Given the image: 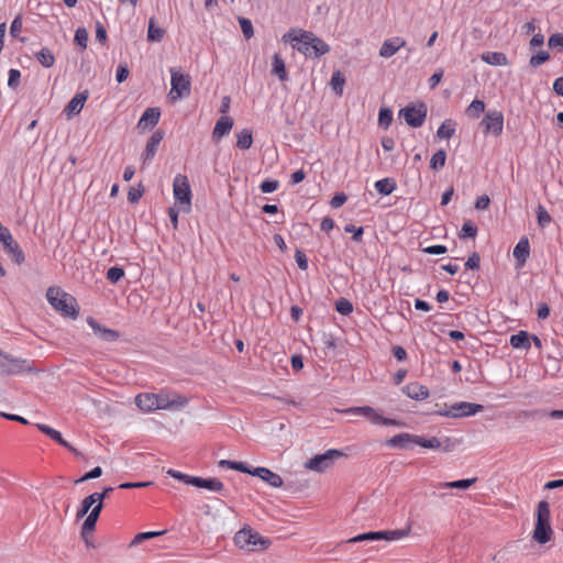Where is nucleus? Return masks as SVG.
<instances>
[{"label": "nucleus", "mask_w": 563, "mask_h": 563, "mask_svg": "<svg viewBox=\"0 0 563 563\" xmlns=\"http://www.w3.org/2000/svg\"><path fill=\"white\" fill-rule=\"evenodd\" d=\"M446 161V153L444 150L437 151L431 159H430V167L433 170H439L445 165Z\"/></svg>", "instance_id": "42"}, {"label": "nucleus", "mask_w": 563, "mask_h": 563, "mask_svg": "<svg viewBox=\"0 0 563 563\" xmlns=\"http://www.w3.org/2000/svg\"><path fill=\"white\" fill-rule=\"evenodd\" d=\"M385 536L380 534V531H369L365 533H361L356 537H353L347 540L349 543H356V542H363V541H379Z\"/></svg>", "instance_id": "39"}, {"label": "nucleus", "mask_w": 563, "mask_h": 563, "mask_svg": "<svg viewBox=\"0 0 563 563\" xmlns=\"http://www.w3.org/2000/svg\"><path fill=\"white\" fill-rule=\"evenodd\" d=\"M173 191L176 202L183 206V210L190 211L191 189L187 176L177 174L173 181Z\"/></svg>", "instance_id": "6"}, {"label": "nucleus", "mask_w": 563, "mask_h": 563, "mask_svg": "<svg viewBox=\"0 0 563 563\" xmlns=\"http://www.w3.org/2000/svg\"><path fill=\"white\" fill-rule=\"evenodd\" d=\"M343 455L342 451L330 449L322 454H317L309 459L305 463V467L320 473L331 467L334 461Z\"/></svg>", "instance_id": "7"}, {"label": "nucleus", "mask_w": 563, "mask_h": 563, "mask_svg": "<svg viewBox=\"0 0 563 563\" xmlns=\"http://www.w3.org/2000/svg\"><path fill=\"white\" fill-rule=\"evenodd\" d=\"M479 124L485 135L499 136L504 129V114L497 110L487 111Z\"/></svg>", "instance_id": "11"}, {"label": "nucleus", "mask_w": 563, "mask_h": 563, "mask_svg": "<svg viewBox=\"0 0 563 563\" xmlns=\"http://www.w3.org/2000/svg\"><path fill=\"white\" fill-rule=\"evenodd\" d=\"M252 476H257L262 481L266 482L269 486L274 488L282 487L284 484L283 478L277 473L272 472L271 470L266 467H255L254 470H251L250 473Z\"/></svg>", "instance_id": "16"}, {"label": "nucleus", "mask_w": 563, "mask_h": 563, "mask_svg": "<svg viewBox=\"0 0 563 563\" xmlns=\"http://www.w3.org/2000/svg\"><path fill=\"white\" fill-rule=\"evenodd\" d=\"M36 60L45 68H49L55 64L54 54L46 47H43L35 54Z\"/></svg>", "instance_id": "33"}, {"label": "nucleus", "mask_w": 563, "mask_h": 563, "mask_svg": "<svg viewBox=\"0 0 563 563\" xmlns=\"http://www.w3.org/2000/svg\"><path fill=\"white\" fill-rule=\"evenodd\" d=\"M509 342L514 349L529 350L531 345L530 335L527 331H519L518 333L512 334Z\"/></svg>", "instance_id": "28"}, {"label": "nucleus", "mask_w": 563, "mask_h": 563, "mask_svg": "<svg viewBox=\"0 0 563 563\" xmlns=\"http://www.w3.org/2000/svg\"><path fill=\"white\" fill-rule=\"evenodd\" d=\"M344 231L346 233H352L353 234L352 235L353 241H355L357 243L362 242V236H363V233H364V228L363 227L356 228L354 224L350 223V224H346L344 227Z\"/></svg>", "instance_id": "55"}, {"label": "nucleus", "mask_w": 563, "mask_h": 563, "mask_svg": "<svg viewBox=\"0 0 563 563\" xmlns=\"http://www.w3.org/2000/svg\"><path fill=\"white\" fill-rule=\"evenodd\" d=\"M456 123L453 120H445L438 129L437 136L440 139H451L455 134Z\"/></svg>", "instance_id": "34"}, {"label": "nucleus", "mask_w": 563, "mask_h": 563, "mask_svg": "<svg viewBox=\"0 0 563 563\" xmlns=\"http://www.w3.org/2000/svg\"><path fill=\"white\" fill-rule=\"evenodd\" d=\"M219 466L220 467H227V468L235 470V471H239V472H242V473H247V474L251 473V470L243 462H234V461H229V460H221L219 462Z\"/></svg>", "instance_id": "45"}, {"label": "nucleus", "mask_w": 563, "mask_h": 563, "mask_svg": "<svg viewBox=\"0 0 563 563\" xmlns=\"http://www.w3.org/2000/svg\"><path fill=\"white\" fill-rule=\"evenodd\" d=\"M101 475H102V468L100 466H96L95 468H92L91 471L86 473L82 477H80L78 481H76V483H82V482H86L89 479H95V478L100 477Z\"/></svg>", "instance_id": "60"}, {"label": "nucleus", "mask_w": 563, "mask_h": 563, "mask_svg": "<svg viewBox=\"0 0 563 563\" xmlns=\"http://www.w3.org/2000/svg\"><path fill=\"white\" fill-rule=\"evenodd\" d=\"M239 24L242 33L246 40H250L254 35L253 24L250 19L239 18Z\"/></svg>", "instance_id": "52"}, {"label": "nucleus", "mask_w": 563, "mask_h": 563, "mask_svg": "<svg viewBox=\"0 0 563 563\" xmlns=\"http://www.w3.org/2000/svg\"><path fill=\"white\" fill-rule=\"evenodd\" d=\"M279 186V181L276 179H265L261 183L260 189L264 194H269L275 191Z\"/></svg>", "instance_id": "56"}, {"label": "nucleus", "mask_w": 563, "mask_h": 563, "mask_svg": "<svg viewBox=\"0 0 563 563\" xmlns=\"http://www.w3.org/2000/svg\"><path fill=\"white\" fill-rule=\"evenodd\" d=\"M393 122V111L388 108H380L378 113V124L384 129H388Z\"/></svg>", "instance_id": "47"}, {"label": "nucleus", "mask_w": 563, "mask_h": 563, "mask_svg": "<svg viewBox=\"0 0 563 563\" xmlns=\"http://www.w3.org/2000/svg\"><path fill=\"white\" fill-rule=\"evenodd\" d=\"M380 534L385 536L382 540L396 541L407 537L409 534V528L380 531Z\"/></svg>", "instance_id": "44"}, {"label": "nucleus", "mask_w": 563, "mask_h": 563, "mask_svg": "<svg viewBox=\"0 0 563 563\" xmlns=\"http://www.w3.org/2000/svg\"><path fill=\"white\" fill-rule=\"evenodd\" d=\"M88 98V91L85 90L82 92L76 93L73 99L68 102L65 111H67L69 114L71 113H79Z\"/></svg>", "instance_id": "26"}, {"label": "nucleus", "mask_w": 563, "mask_h": 563, "mask_svg": "<svg viewBox=\"0 0 563 563\" xmlns=\"http://www.w3.org/2000/svg\"><path fill=\"white\" fill-rule=\"evenodd\" d=\"M21 73L19 69L11 68L9 70L8 86L15 89L20 84Z\"/></svg>", "instance_id": "58"}, {"label": "nucleus", "mask_w": 563, "mask_h": 563, "mask_svg": "<svg viewBox=\"0 0 563 563\" xmlns=\"http://www.w3.org/2000/svg\"><path fill=\"white\" fill-rule=\"evenodd\" d=\"M47 301L63 316L76 319L78 317V307L76 299L60 290L58 287H49L46 291Z\"/></svg>", "instance_id": "3"}, {"label": "nucleus", "mask_w": 563, "mask_h": 563, "mask_svg": "<svg viewBox=\"0 0 563 563\" xmlns=\"http://www.w3.org/2000/svg\"><path fill=\"white\" fill-rule=\"evenodd\" d=\"M23 29V16L22 14H18L10 25V35L14 38H18Z\"/></svg>", "instance_id": "51"}, {"label": "nucleus", "mask_w": 563, "mask_h": 563, "mask_svg": "<svg viewBox=\"0 0 563 563\" xmlns=\"http://www.w3.org/2000/svg\"><path fill=\"white\" fill-rule=\"evenodd\" d=\"M295 260H296L298 267L301 271H306L308 268V258L301 250H296Z\"/></svg>", "instance_id": "61"}, {"label": "nucleus", "mask_w": 563, "mask_h": 563, "mask_svg": "<svg viewBox=\"0 0 563 563\" xmlns=\"http://www.w3.org/2000/svg\"><path fill=\"white\" fill-rule=\"evenodd\" d=\"M166 531L163 530V531H146V532H141V533H137L134 539L132 540L131 542V545H137L140 544L141 542L145 541V540H148V539H152V538H155V537H158V536H162L164 534Z\"/></svg>", "instance_id": "49"}, {"label": "nucleus", "mask_w": 563, "mask_h": 563, "mask_svg": "<svg viewBox=\"0 0 563 563\" xmlns=\"http://www.w3.org/2000/svg\"><path fill=\"white\" fill-rule=\"evenodd\" d=\"M272 73L276 75L280 81L288 80V74L284 59L279 54H274L272 62Z\"/></svg>", "instance_id": "27"}, {"label": "nucleus", "mask_w": 563, "mask_h": 563, "mask_svg": "<svg viewBox=\"0 0 563 563\" xmlns=\"http://www.w3.org/2000/svg\"><path fill=\"white\" fill-rule=\"evenodd\" d=\"M548 45L551 48H559V51H563V34L554 33L549 37Z\"/></svg>", "instance_id": "57"}, {"label": "nucleus", "mask_w": 563, "mask_h": 563, "mask_svg": "<svg viewBox=\"0 0 563 563\" xmlns=\"http://www.w3.org/2000/svg\"><path fill=\"white\" fill-rule=\"evenodd\" d=\"M136 406L143 411L178 410L188 404V399L178 394L161 391L158 394H140L135 397Z\"/></svg>", "instance_id": "1"}, {"label": "nucleus", "mask_w": 563, "mask_h": 563, "mask_svg": "<svg viewBox=\"0 0 563 563\" xmlns=\"http://www.w3.org/2000/svg\"><path fill=\"white\" fill-rule=\"evenodd\" d=\"M253 136L252 132L247 129L242 130L238 134L236 146L241 150H249L252 146Z\"/></svg>", "instance_id": "40"}, {"label": "nucleus", "mask_w": 563, "mask_h": 563, "mask_svg": "<svg viewBox=\"0 0 563 563\" xmlns=\"http://www.w3.org/2000/svg\"><path fill=\"white\" fill-rule=\"evenodd\" d=\"M163 139H164V132L161 130H157L152 134V136L150 137V140L145 146L144 152L141 155L143 165H146L154 158V156L157 152V147Z\"/></svg>", "instance_id": "15"}, {"label": "nucleus", "mask_w": 563, "mask_h": 563, "mask_svg": "<svg viewBox=\"0 0 563 563\" xmlns=\"http://www.w3.org/2000/svg\"><path fill=\"white\" fill-rule=\"evenodd\" d=\"M550 59V54L547 51H540L537 54L530 57L529 64L531 67L536 68L540 65L544 64Z\"/></svg>", "instance_id": "50"}, {"label": "nucleus", "mask_w": 563, "mask_h": 563, "mask_svg": "<svg viewBox=\"0 0 563 563\" xmlns=\"http://www.w3.org/2000/svg\"><path fill=\"white\" fill-rule=\"evenodd\" d=\"M386 444L391 448L409 449L410 444H416V434L399 433L387 440Z\"/></svg>", "instance_id": "22"}, {"label": "nucleus", "mask_w": 563, "mask_h": 563, "mask_svg": "<svg viewBox=\"0 0 563 563\" xmlns=\"http://www.w3.org/2000/svg\"><path fill=\"white\" fill-rule=\"evenodd\" d=\"M428 108L424 102L418 104H408L400 110L399 114L411 128H420L427 118Z\"/></svg>", "instance_id": "9"}, {"label": "nucleus", "mask_w": 563, "mask_h": 563, "mask_svg": "<svg viewBox=\"0 0 563 563\" xmlns=\"http://www.w3.org/2000/svg\"><path fill=\"white\" fill-rule=\"evenodd\" d=\"M170 85L172 89L169 95L174 99L187 97L190 93V78L188 75L181 74L175 68H170Z\"/></svg>", "instance_id": "10"}, {"label": "nucleus", "mask_w": 563, "mask_h": 563, "mask_svg": "<svg viewBox=\"0 0 563 563\" xmlns=\"http://www.w3.org/2000/svg\"><path fill=\"white\" fill-rule=\"evenodd\" d=\"M402 391L409 398L415 399V400H423L429 397V389L426 386H423L417 382L406 385L402 388Z\"/></svg>", "instance_id": "23"}, {"label": "nucleus", "mask_w": 563, "mask_h": 563, "mask_svg": "<svg viewBox=\"0 0 563 563\" xmlns=\"http://www.w3.org/2000/svg\"><path fill=\"white\" fill-rule=\"evenodd\" d=\"M352 413H361L366 419H368L374 424H384V426H401V423L396 419L385 418L380 413H378L373 407L363 406V407H353L349 409Z\"/></svg>", "instance_id": "13"}, {"label": "nucleus", "mask_w": 563, "mask_h": 563, "mask_svg": "<svg viewBox=\"0 0 563 563\" xmlns=\"http://www.w3.org/2000/svg\"><path fill=\"white\" fill-rule=\"evenodd\" d=\"M482 60L494 66H505L508 64L507 56L501 52H485L482 54Z\"/></svg>", "instance_id": "29"}, {"label": "nucleus", "mask_w": 563, "mask_h": 563, "mask_svg": "<svg viewBox=\"0 0 563 563\" xmlns=\"http://www.w3.org/2000/svg\"><path fill=\"white\" fill-rule=\"evenodd\" d=\"M167 474L169 476H172L173 478H176L187 485H190V479L194 478V476L187 475L185 473H181V472L173 470V468H169L167 471Z\"/></svg>", "instance_id": "59"}, {"label": "nucleus", "mask_w": 563, "mask_h": 563, "mask_svg": "<svg viewBox=\"0 0 563 563\" xmlns=\"http://www.w3.org/2000/svg\"><path fill=\"white\" fill-rule=\"evenodd\" d=\"M165 35V30L155 25L154 18L148 21L147 40L151 42H161Z\"/></svg>", "instance_id": "35"}, {"label": "nucleus", "mask_w": 563, "mask_h": 563, "mask_svg": "<svg viewBox=\"0 0 563 563\" xmlns=\"http://www.w3.org/2000/svg\"><path fill=\"white\" fill-rule=\"evenodd\" d=\"M0 243H2L4 251L13 262L18 265L25 261L24 252L21 250L18 242L13 239L10 230L2 225L0 222Z\"/></svg>", "instance_id": "8"}, {"label": "nucleus", "mask_w": 563, "mask_h": 563, "mask_svg": "<svg viewBox=\"0 0 563 563\" xmlns=\"http://www.w3.org/2000/svg\"><path fill=\"white\" fill-rule=\"evenodd\" d=\"M405 45L406 41L400 36L388 38L382 44L379 48V55L384 58H389Z\"/></svg>", "instance_id": "18"}, {"label": "nucleus", "mask_w": 563, "mask_h": 563, "mask_svg": "<svg viewBox=\"0 0 563 563\" xmlns=\"http://www.w3.org/2000/svg\"><path fill=\"white\" fill-rule=\"evenodd\" d=\"M416 444L420 445L422 448L432 449V450L440 449L442 445L441 441L437 437H431L429 439H424L417 434H416Z\"/></svg>", "instance_id": "41"}, {"label": "nucleus", "mask_w": 563, "mask_h": 563, "mask_svg": "<svg viewBox=\"0 0 563 563\" xmlns=\"http://www.w3.org/2000/svg\"><path fill=\"white\" fill-rule=\"evenodd\" d=\"M234 542L240 549L247 551H261L268 548L271 541L252 529H242L236 532Z\"/></svg>", "instance_id": "5"}, {"label": "nucleus", "mask_w": 563, "mask_h": 563, "mask_svg": "<svg viewBox=\"0 0 563 563\" xmlns=\"http://www.w3.org/2000/svg\"><path fill=\"white\" fill-rule=\"evenodd\" d=\"M103 508V504H98L92 507L90 512L88 514L87 518L85 519L82 527H81V534L82 537H86L88 533L92 532L96 529V525L98 521V518L100 516V512Z\"/></svg>", "instance_id": "19"}, {"label": "nucleus", "mask_w": 563, "mask_h": 563, "mask_svg": "<svg viewBox=\"0 0 563 563\" xmlns=\"http://www.w3.org/2000/svg\"><path fill=\"white\" fill-rule=\"evenodd\" d=\"M0 374L16 375L25 369V361H20L0 352Z\"/></svg>", "instance_id": "14"}, {"label": "nucleus", "mask_w": 563, "mask_h": 563, "mask_svg": "<svg viewBox=\"0 0 563 563\" xmlns=\"http://www.w3.org/2000/svg\"><path fill=\"white\" fill-rule=\"evenodd\" d=\"M143 196V189L131 187L128 192V200L131 203L137 202Z\"/></svg>", "instance_id": "63"}, {"label": "nucleus", "mask_w": 563, "mask_h": 563, "mask_svg": "<svg viewBox=\"0 0 563 563\" xmlns=\"http://www.w3.org/2000/svg\"><path fill=\"white\" fill-rule=\"evenodd\" d=\"M477 481L476 477L473 478H465V479H459L453 482H444L439 483L435 487L437 488H457V489H467L470 488L475 482Z\"/></svg>", "instance_id": "30"}, {"label": "nucleus", "mask_w": 563, "mask_h": 563, "mask_svg": "<svg viewBox=\"0 0 563 563\" xmlns=\"http://www.w3.org/2000/svg\"><path fill=\"white\" fill-rule=\"evenodd\" d=\"M285 42H296L294 47L308 57H320L330 51V46L312 32L302 31L300 35L288 32L283 36Z\"/></svg>", "instance_id": "2"}, {"label": "nucleus", "mask_w": 563, "mask_h": 563, "mask_svg": "<svg viewBox=\"0 0 563 563\" xmlns=\"http://www.w3.org/2000/svg\"><path fill=\"white\" fill-rule=\"evenodd\" d=\"M99 496H93V494H90L89 496H87L82 501H81V505H80V508L78 509L77 511V519H80L82 518L84 516H86L88 514V511L90 510V508L95 505H97V500H98Z\"/></svg>", "instance_id": "38"}, {"label": "nucleus", "mask_w": 563, "mask_h": 563, "mask_svg": "<svg viewBox=\"0 0 563 563\" xmlns=\"http://www.w3.org/2000/svg\"><path fill=\"white\" fill-rule=\"evenodd\" d=\"M484 409L482 405L461 401L452 405L449 411H439L438 413L445 417H470L481 412Z\"/></svg>", "instance_id": "12"}, {"label": "nucleus", "mask_w": 563, "mask_h": 563, "mask_svg": "<svg viewBox=\"0 0 563 563\" xmlns=\"http://www.w3.org/2000/svg\"><path fill=\"white\" fill-rule=\"evenodd\" d=\"M345 85V78L340 70H335L332 74L330 86L338 97L343 95V88Z\"/></svg>", "instance_id": "32"}, {"label": "nucleus", "mask_w": 563, "mask_h": 563, "mask_svg": "<svg viewBox=\"0 0 563 563\" xmlns=\"http://www.w3.org/2000/svg\"><path fill=\"white\" fill-rule=\"evenodd\" d=\"M124 276V271L121 267L113 266L110 267L107 272V278L112 284L118 283Z\"/></svg>", "instance_id": "53"}, {"label": "nucleus", "mask_w": 563, "mask_h": 563, "mask_svg": "<svg viewBox=\"0 0 563 563\" xmlns=\"http://www.w3.org/2000/svg\"><path fill=\"white\" fill-rule=\"evenodd\" d=\"M485 110V103L482 100L475 99L466 108V115L471 119H477Z\"/></svg>", "instance_id": "37"}, {"label": "nucleus", "mask_w": 563, "mask_h": 563, "mask_svg": "<svg viewBox=\"0 0 563 563\" xmlns=\"http://www.w3.org/2000/svg\"><path fill=\"white\" fill-rule=\"evenodd\" d=\"M397 187L394 178H383L375 183V189L384 196L390 195Z\"/></svg>", "instance_id": "31"}, {"label": "nucleus", "mask_w": 563, "mask_h": 563, "mask_svg": "<svg viewBox=\"0 0 563 563\" xmlns=\"http://www.w3.org/2000/svg\"><path fill=\"white\" fill-rule=\"evenodd\" d=\"M75 42L77 45H79L82 49L87 47L88 42V32L85 27H78L75 32Z\"/></svg>", "instance_id": "54"}, {"label": "nucleus", "mask_w": 563, "mask_h": 563, "mask_svg": "<svg viewBox=\"0 0 563 563\" xmlns=\"http://www.w3.org/2000/svg\"><path fill=\"white\" fill-rule=\"evenodd\" d=\"M481 257L478 253L474 252L471 254L465 263V267L468 269H478L479 268Z\"/></svg>", "instance_id": "62"}, {"label": "nucleus", "mask_w": 563, "mask_h": 563, "mask_svg": "<svg viewBox=\"0 0 563 563\" xmlns=\"http://www.w3.org/2000/svg\"><path fill=\"white\" fill-rule=\"evenodd\" d=\"M37 429L49 437L52 440L56 441L60 445H67V441L63 439L62 433L47 424L38 423Z\"/></svg>", "instance_id": "36"}, {"label": "nucleus", "mask_w": 563, "mask_h": 563, "mask_svg": "<svg viewBox=\"0 0 563 563\" xmlns=\"http://www.w3.org/2000/svg\"><path fill=\"white\" fill-rule=\"evenodd\" d=\"M87 323L93 330L95 334L107 342H114L119 339L120 333L115 330L108 329L98 323L93 318L89 317Z\"/></svg>", "instance_id": "17"}, {"label": "nucleus", "mask_w": 563, "mask_h": 563, "mask_svg": "<svg viewBox=\"0 0 563 563\" xmlns=\"http://www.w3.org/2000/svg\"><path fill=\"white\" fill-rule=\"evenodd\" d=\"M550 505L545 500H541L537 507V521L533 530V539L544 544L551 540L552 529L550 526Z\"/></svg>", "instance_id": "4"}, {"label": "nucleus", "mask_w": 563, "mask_h": 563, "mask_svg": "<svg viewBox=\"0 0 563 563\" xmlns=\"http://www.w3.org/2000/svg\"><path fill=\"white\" fill-rule=\"evenodd\" d=\"M159 117L158 108H147L139 120L137 126L143 130L152 129L158 123Z\"/></svg>", "instance_id": "21"}, {"label": "nucleus", "mask_w": 563, "mask_h": 563, "mask_svg": "<svg viewBox=\"0 0 563 563\" xmlns=\"http://www.w3.org/2000/svg\"><path fill=\"white\" fill-rule=\"evenodd\" d=\"M335 309L343 316H349L353 311L352 302L346 298H340L335 301Z\"/></svg>", "instance_id": "48"}, {"label": "nucleus", "mask_w": 563, "mask_h": 563, "mask_svg": "<svg viewBox=\"0 0 563 563\" xmlns=\"http://www.w3.org/2000/svg\"><path fill=\"white\" fill-rule=\"evenodd\" d=\"M536 213H537L538 225L540 228H545L551 223L552 218L542 205L538 206Z\"/></svg>", "instance_id": "46"}, {"label": "nucleus", "mask_w": 563, "mask_h": 563, "mask_svg": "<svg viewBox=\"0 0 563 563\" xmlns=\"http://www.w3.org/2000/svg\"><path fill=\"white\" fill-rule=\"evenodd\" d=\"M190 485L198 488H206L211 492H222L224 488L223 483L216 477L202 478L194 476V478L190 479Z\"/></svg>", "instance_id": "20"}, {"label": "nucleus", "mask_w": 563, "mask_h": 563, "mask_svg": "<svg viewBox=\"0 0 563 563\" xmlns=\"http://www.w3.org/2000/svg\"><path fill=\"white\" fill-rule=\"evenodd\" d=\"M233 126V119L231 117L224 115L221 117L212 131V139L214 141H219L224 135L229 134Z\"/></svg>", "instance_id": "24"}, {"label": "nucleus", "mask_w": 563, "mask_h": 563, "mask_svg": "<svg viewBox=\"0 0 563 563\" xmlns=\"http://www.w3.org/2000/svg\"><path fill=\"white\" fill-rule=\"evenodd\" d=\"M530 255V244L526 236H522L514 249V257L519 266L525 265Z\"/></svg>", "instance_id": "25"}, {"label": "nucleus", "mask_w": 563, "mask_h": 563, "mask_svg": "<svg viewBox=\"0 0 563 563\" xmlns=\"http://www.w3.org/2000/svg\"><path fill=\"white\" fill-rule=\"evenodd\" d=\"M346 199H347V197L345 194H343V192L335 194L330 201V206L332 208H340L342 205L345 203Z\"/></svg>", "instance_id": "64"}, {"label": "nucleus", "mask_w": 563, "mask_h": 563, "mask_svg": "<svg viewBox=\"0 0 563 563\" xmlns=\"http://www.w3.org/2000/svg\"><path fill=\"white\" fill-rule=\"evenodd\" d=\"M477 234V225L471 221L467 220L463 223L462 229L459 233L460 239H466L472 238L474 239Z\"/></svg>", "instance_id": "43"}]
</instances>
